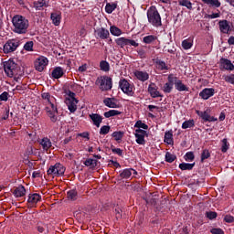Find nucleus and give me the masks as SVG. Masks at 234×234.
<instances>
[{
	"label": "nucleus",
	"mask_w": 234,
	"mask_h": 234,
	"mask_svg": "<svg viewBox=\"0 0 234 234\" xmlns=\"http://www.w3.org/2000/svg\"><path fill=\"white\" fill-rule=\"evenodd\" d=\"M228 149H229V143H228V139L222 140L221 152L228 153Z\"/></svg>",
	"instance_id": "obj_51"
},
{
	"label": "nucleus",
	"mask_w": 234,
	"mask_h": 234,
	"mask_svg": "<svg viewBox=\"0 0 234 234\" xmlns=\"http://www.w3.org/2000/svg\"><path fill=\"white\" fill-rule=\"evenodd\" d=\"M41 96H42V100H47L48 103L49 101H51L50 93H48V92H44V93L41 94Z\"/></svg>",
	"instance_id": "obj_63"
},
{
	"label": "nucleus",
	"mask_w": 234,
	"mask_h": 234,
	"mask_svg": "<svg viewBox=\"0 0 234 234\" xmlns=\"http://www.w3.org/2000/svg\"><path fill=\"white\" fill-rule=\"evenodd\" d=\"M137 54L141 58V59H145V58H147V52L145 51V49H144V48H138Z\"/></svg>",
	"instance_id": "obj_52"
},
{
	"label": "nucleus",
	"mask_w": 234,
	"mask_h": 234,
	"mask_svg": "<svg viewBox=\"0 0 234 234\" xmlns=\"http://www.w3.org/2000/svg\"><path fill=\"white\" fill-rule=\"evenodd\" d=\"M133 175V168H126L120 174V178L122 179H127L131 178V176Z\"/></svg>",
	"instance_id": "obj_38"
},
{
	"label": "nucleus",
	"mask_w": 234,
	"mask_h": 234,
	"mask_svg": "<svg viewBox=\"0 0 234 234\" xmlns=\"http://www.w3.org/2000/svg\"><path fill=\"white\" fill-rule=\"evenodd\" d=\"M220 65L225 69V70H234V65L231 63V60L228 58H220Z\"/></svg>",
	"instance_id": "obj_28"
},
{
	"label": "nucleus",
	"mask_w": 234,
	"mask_h": 234,
	"mask_svg": "<svg viewBox=\"0 0 234 234\" xmlns=\"http://www.w3.org/2000/svg\"><path fill=\"white\" fill-rule=\"evenodd\" d=\"M218 25L219 30L222 34H229L231 27H229V22H228V20H220Z\"/></svg>",
	"instance_id": "obj_25"
},
{
	"label": "nucleus",
	"mask_w": 234,
	"mask_h": 234,
	"mask_svg": "<svg viewBox=\"0 0 234 234\" xmlns=\"http://www.w3.org/2000/svg\"><path fill=\"white\" fill-rule=\"evenodd\" d=\"M50 19L55 27H59L61 24V12L51 13Z\"/></svg>",
	"instance_id": "obj_27"
},
{
	"label": "nucleus",
	"mask_w": 234,
	"mask_h": 234,
	"mask_svg": "<svg viewBox=\"0 0 234 234\" xmlns=\"http://www.w3.org/2000/svg\"><path fill=\"white\" fill-rule=\"evenodd\" d=\"M153 63L155 65L158 70H169V66L165 64V61L160 59L159 58H153Z\"/></svg>",
	"instance_id": "obj_19"
},
{
	"label": "nucleus",
	"mask_w": 234,
	"mask_h": 234,
	"mask_svg": "<svg viewBox=\"0 0 234 234\" xmlns=\"http://www.w3.org/2000/svg\"><path fill=\"white\" fill-rule=\"evenodd\" d=\"M224 220L228 223V224H231L234 222V217L231 215H226L224 218Z\"/></svg>",
	"instance_id": "obj_60"
},
{
	"label": "nucleus",
	"mask_w": 234,
	"mask_h": 234,
	"mask_svg": "<svg viewBox=\"0 0 234 234\" xmlns=\"http://www.w3.org/2000/svg\"><path fill=\"white\" fill-rule=\"evenodd\" d=\"M205 5H208V6H212L214 8H220V1L218 0H202Z\"/></svg>",
	"instance_id": "obj_34"
},
{
	"label": "nucleus",
	"mask_w": 234,
	"mask_h": 234,
	"mask_svg": "<svg viewBox=\"0 0 234 234\" xmlns=\"http://www.w3.org/2000/svg\"><path fill=\"white\" fill-rule=\"evenodd\" d=\"M181 45L184 50H189L193 47V38L189 37L183 40Z\"/></svg>",
	"instance_id": "obj_33"
},
{
	"label": "nucleus",
	"mask_w": 234,
	"mask_h": 234,
	"mask_svg": "<svg viewBox=\"0 0 234 234\" xmlns=\"http://www.w3.org/2000/svg\"><path fill=\"white\" fill-rule=\"evenodd\" d=\"M110 32L112 36H122V29L116 26H112L110 27Z\"/></svg>",
	"instance_id": "obj_43"
},
{
	"label": "nucleus",
	"mask_w": 234,
	"mask_h": 234,
	"mask_svg": "<svg viewBox=\"0 0 234 234\" xmlns=\"http://www.w3.org/2000/svg\"><path fill=\"white\" fill-rule=\"evenodd\" d=\"M112 138H114L115 142H122V138H123V132H113L112 134Z\"/></svg>",
	"instance_id": "obj_45"
},
{
	"label": "nucleus",
	"mask_w": 234,
	"mask_h": 234,
	"mask_svg": "<svg viewBox=\"0 0 234 234\" xmlns=\"http://www.w3.org/2000/svg\"><path fill=\"white\" fill-rule=\"evenodd\" d=\"M119 87L127 96H134V84L130 83L126 79L120 80Z\"/></svg>",
	"instance_id": "obj_5"
},
{
	"label": "nucleus",
	"mask_w": 234,
	"mask_h": 234,
	"mask_svg": "<svg viewBox=\"0 0 234 234\" xmlns=\"http://www.w3.org/2000/svg\"><path fill=\"white\" fill-rule=\"evenodd\" d=\"M24 48L27 52H32V50H34V42L33 41L27 42L24 46Z\"/></svg>",
	"instance_id": "obj_55"
},
{
	"label": "nucleus",
	"mask_w": 234,
	"mask_h": 234,
	"mask_svg": "<svg viewBox=\"0 0 234 234\" xmlns=\"http://www.w3.org/2000/svg\"><path fill=\"white\" fill-rule=\"evenodd\" d=\"M224 80L227 83H230L231 85H234V74L225 76Z\"/></svg>",
	"instance_id": "obj_56"
},
{
	"label": "nucleus",
	"mask_w": 234,
	"mask_h": 234,
	"mask_svg": "<svg viewBox=\"0 0 234 234\" xmlns=\"http://www.w3.org/2000/svg\"><path fill=\"white\" fill-rule=\"evenodd\" d=\"M191 127H195V121L194 120L185 121L182 123V129H191Z\"/></svg>",
	"instance_id": "obj_44"
},
{
	"label": "nucleus",
	"mask_w": 234,
	"mask_h": 234,
	"mask_svg": "<svg viewBox=\"0 0 234 234\" xmlns=\"http://www.w3.org/2000/svg\"><path fill=\"white\" fill-rule=\"evenodd\" d=\"M199 96L202 100H209V98L215 96V89L205 88L199 92Z\"/></svg>",
	"instance_id": "obj_15"
},
{
	"label": "nucleus",
	"mask_w": 234,
	"mask_h": 234,
	"mask_svg": "<svg viewBox=\"0 0 234 234\" xmlns=\"http://www.w3.org/2000/svg\"><path fill=\"white\" fill-rule=\"evenodd\" d=\"M205 216L207 217V218H208V220H215V218L218 217V214H217V212L215 211H207L205 213Z\"/></svg>",
	"instance_id": "obj_50"
},
{
	"label": "nucleus",
	"mask_w": 234,
	"mask_h": 234,
	"mask_svg": "<svg viewBox=\"0 0 234 234\" xmlns=\"http://www.w3.org/2000/svg\"><path fill=\"white\" fill-rule=\"evenodd\" d=\"M211 157V153H209V150L204 149L201 153V164H204V161L207 160V158Z\"/></svg>",
	"instance_id": "obj_42"
},
{
	"label": "nucleus",
	"mask_w": 234,
	"mask_h": 234,
	"mask_svg": "<svg viewBox=\"0 0 234 234\" xmlns=\"http://www.w3.org/2000/svg\"><path fill=\"white\" fill-rule=\"evenodd\" d=\"M0 101H8V92L7 91H4L0 95Z\"/></svg>",
	"instance_id": "obj_61"
},
{
	"label": "nucleus",
	"mask_w": 234,
	"mask_h": 234,
	"mask_svg": "<svg viewBox=\"0 0 234 234\" xmlns=\"http://www.w3.org/2000/svg\"><path fill=\"white\" fill-rule=\"evenodd\" d=\"M95 83L99 85V89L102 91L112 89V79L107 75L99 77Z\"/></svg>",
	"instance_id": "obj_3"
},
{
	"label": "nucleus",
	"mask_w": 234,
	"mask_h": 234,
	"mask_svg": "<svg viewBox=\"0 0 234 234\" xmlns=\"http://www.w3.org/2000/svg\"><path fill=\"white\" fill-rule=\"evenodd\" d=\"M90 119L91 120L93 125H95V127H100V125H101V122H103V117L98 113H91L89 115Z\"/></svg>",
	"instance_id": "obj_22"
},
{
	"label": "nucleus",
	"mask_w": 234,
	"mask_h": 234,
	"mask_svg": "<svg viewBox=\"0 0 234 234\" xmlns=\"http://www.w3.org/2000/svg\"><path fill=\"white\" fill-rule=\"evenodd\" d=\"M119 114H122V112L118 110H110L104 112V116L106 118H112V116H119Z\"/></svg>",
	"instance_id": "obj_40"
},
{
	"label": "nucleus",
	"mask_w": 234,
	"mask_h": 234,
	"mask_svg": "<svg viewBox=\"0 0 234 234\" xmlns=\"http://www.w3.org/2000/svg\"><path fill=\"white\" fill-rule=\"evenodd\" d=\"M68 198H69V200H78V191L69 190L68 192Z\"/></svg>",
	"instance_id": "obj_49"
},
{
	"label": "nucleus",
	"mask_w": 234,
	"mask_h": 234,
	"mask_svg": "<svg viewBox=\"0 0 234 234\" xmlns=\"http://www.w3.org/2000/svg\"><path fill=\"white\" fill-rule=\"evenodd\" d=\"M135 78L139 80V81H147L149 80V73L147 71L135 70L133 72Z\"/></svg>",
	"instance_id": "obj_26"
},
{
	"label": "nucleus",
	"mask_w": 234,
	"mask_h": 234,
	"mask_svg": "<svg viewBox=\"0 0 234 234\" xmlns=\"http://www.w3.org/2000/svg\"><path fill=\"white\" fill-rule=\"evenodd\" d=\"M37 229L38 233H41V234L48 233V231L45 229V226H43V225H37Z\"/></svg>",
	"instance_id": "obj_59"
},
{
	"label": "nucleus",
	"mask_w": 234,
	"mask_h": 234,
	"mask_svg": "<svg viewBox=\"0 0 234 234\" xmlns=\"http://www.w3.org/2000/svg\"><path fill=\"white\" fill-rule=\"evenodd\" d=\"M193 167H195V163H181L179 165V169H181V171H192Z\"/></svg>",
	"instance_id": "obj_35"
},
{
	"label": "nucleus",
	"mask_w": 234,
	"mask_h": 234,
	"mask_svg": "<svg viewBox=\"0 0 234 234\" xmlns=\"http://www.w3.org/2000/svg\"><path fill=\"white\" fill-rule=\"evenodd\" d=\"M148 92L151 98H164V95L158 90V86L154 82H151L148 86Z\"/></svg>",
	"instance_id": "obj_14"
},
{
	"label": "nucleus",
	"mask_w": 234,
	"mask_h": 234,
	"mask_svg": "<svg viewBox=\"0 0 234 234\" xmlns=\"http://www.w3.org/2000/svg\"><path fill=\"white\" fill-rule=\"evenodd\" d=\"M84 165H86L87 167H96V165H98V160L95 159H87L84 162Z\"/></svg>",
	"instance_id": "obj_47"
},
{
	"label": "nucleus",
	"mask_w": 234,
	"mask_h": 234,
	"mask_svg": "<svg viewBox=\"0 0 234 234\" xmlns=\"http://www.w3.org/2000/svg\"><path fill=\"white\" fill-rule=\"evenodd\" d=\"M167 80L168 81L165 82L162 87V90L165 92V94H170V92H172L175 81H176V77H174L173 74H170L168 75Z\"/></svg>",
	"instance_id": "obj_12"
},
{
	"label": "nucleus",
	"mask_w": 234,
	"mask_h": 234,
	"mask_svg": "<svg viewBox=\"0 0 234 234\" xmlns=\"http://www.w3.org/2000/svg\"><path fill=\"white\" fill-rule=\"evenodd\" d=\"M135 142L138 145H145V136H149L147 131L143 129H136L134 133Z\"/></svg>",
	"instance_id": "obj_9"
},
{
	"label": "nucleus",
	"mask_w": 234,
	"mask_h": 234,
	"mask_svg": "<svg viewBox=\"0 0 234 234\" xmlns=\"http://www.w3.org/2000/svg\"><path fill=\"white\" fill-rule=\"evenodd\" d=\"M19 45H21V43L17 39L13 38L7 40L3 47L4 54H12V52H16L19 48Z\"/></svg>",
	"instance_id": "obj_6"
},
{
	"label": "nucleus",
	"mask_w": 234,
	"mask_h": 234,
	"mask_svg": "<svg viewBox=\"0 0 234 234\" xmlns=\"http://www.w3.org/2000/svg\"><path fill=\"white\" fill-rule=\"evenodd\" d=\"M12 23L16 34H27L28 32L29 22L25 16L16 15L12 18Z\"/></svg>",
	"instance_id": "obj_1"
},
{
	"label": "nucleus",
	"mask_w": 234,
	"mask_h": 234,
	"mask_svg": "<svg viewBox=\"0 0 234 234\" xmlns=\"http://www.w3.org/2000/svg\"><path fill=\"white\" fill-rule=\"evenodd\" d=\"M174 85L176 87V90H178V92L189 91V88L186 87V84L182 82V80H178L177 77H176V80H174Z\"/></svg>",
	"instance_id": "obj_20"
},
{
	"label": "nucleus",
	"mask_w": 234,
	"mask_h": 234,
	"mask_svg": "<svg viewBox=\"0 0 234 234\" xmlns=\"http://www.w3.org/2000/svg\"><path fill=\"white\" fill-rule=\"evenodd\" d=\"M95 36L97 39H109V36H111V34L105 27H101L95 30Z\"/></svg>",
	"instance_id": "obj_17"
},
{
	"label": "nucleus",
	"mask_w": 234,
	"mask_h": 234,
	"mask_svg": "<svg viewBox=\"0 0 234 234\" xmlns=\"http://www.w3.org/2000/svg\"><path fill=\"white\" fill-rule=\"evenodd\" d=\"M212 234H224V230L222 229L214 228L210 230Z\"/></svg>",
	"instance_id": "obj_64"
},
{
	"label": "nucleus",
	"mask_w": 234,
	"mask_h": 234,
	"mask_svg": "<svg viewBox=\"0 0 234 234\" xmlns=\"http://www.w3.org/2000/svg\"><path fill=\"white\" fill-rule=\"evenodd\" d=\"M48 175L52 176H63V175H65V166L60 163L50 165L48 169Z\"/></svg>",
	"instance_id": "obj_7"
},
{
	"label": "nucleus",
	"mask_w": 234,
	"mask_h": 234,
	"mask_svg": "<svg viewBox=\"0 0 234 234\" xmlns=\"http://www.w3.org/2000/svg\"><path fill=\"white\" fill-rule=\"evenodd\" d=\"M65 72H63V69L61 67L55 68L51 72L52 78H54V80H59V78H62Z\"/></svg>",
	"instance_id": "obj_30"
},
{
	"label": "nucleus",
	"mask_w": 234,
	"mask_h": 234,
	"mask_svg": "<svg viewBox=\"0 0 234 234\" xmlns=\"http://www.w3.org/2000/svg\"><path fill=\"white\" fill-rule=\"evenodd\" d=\"M158 40V37L154 36V35H149L146 36L143 38V41L146 44V45H151V43H154V41Z\"/></svg>",
	"instance_id": "obj_36"
},
{
	"label": "nucleus",
	"mask_w": 234,
	"mask_h": 234,
	"mask_svg": "<svg viewBox=\"0 0 234 234\" xmlns=\"http://www.w3.org/2000/svg\"><path fill=\"white\" fill-rule=\"evenodd\" d=\"M179 6H185L187 10H193L191 0H178Z\"/></svg>",
	"instance_id": "obj_37"
},
{
	"label": "nucleus",
	"mask_w": 234,
	"mask_h": 234,
	"mask_svg": "<svg viewBox=\"0 0 234 234\" xmlns=\"http://www.w3.org/2000/svg\"><path fill=\"white\" fill-rule=\"evenodd\" d=\"M100 69L103 72H109V70H111V65H109V62H107L106 60H101L100 62Z\"/></svg>",
	"instance_id": "obj_41"
},
{
	"label": "nucleus",
	"mask_w": 234,
	"mask_h": 234,
	"mask_svg": "<svg viewBox=\"0 0 234 234\" xmlns=\"http://www.w3.org/2000/svg\"><path fill=\"white\" fill-rule=\"evenodd\" d=\"M34 6L36 10H41L43 6L46 8L48 7V1L47 0H38L37 2H34Z\"/></svg>",
	"instance_id": "obj_31"
},
{
	"label": "nucleus",
	"mask_w": 234,
	"mask_h": 234,
	"mask_svg": "<svg viewBox=\"0 0 234 234\" xmlns=\"http://www.w3.org/2000/svg\"><path fill=\"white\" fill-rule=\"evenodd\" d=\"M165 144H167L168 145H173V144L175 143L173 141V132L168 131L165 133V140H164Z\"/></svg>",
	"instance_id": "obj_32"
},
{
	"label": "nucleus",
	"mask_w": 234,
	"mask_h": 234,
	"mask_svg": "<svg viewBox=\"0 0 234 234\" xmlns=\"http://www.w3.org/2000/svg\"><path fill=\"white\" fill-rule=\"evenodd\" d=\"M48 104L50 108L46 107L48 116L53 123H56L58 122V116H56V114H58V107L52 103V101H50Z\"/></svg>",
	"instance_id": "obj_11"
},
{
	"label": "nucleus",
	"mask_w": 234,
	"mask_h": 234,
	"mask_svg": "<svg viewBox=\"0 0 234 234\" xmlns=\"http://www.w3.org/2000/svg\"><path fill=\"white\" fill-rule=\"evenodd\" d=\"M176 160V155L166 152L165 154V162H168V164H173Z\"/></svg>",
	"instance_id": "obj_46"
},
{
	"label": "nucleus",
	"mask_w": 234,
	"mask_h": 234,
	"mask_svg": "<svg viewBox=\"0 0 234 234\" xmlns=\"http://www.w3.org/2000/svg\"><path fill=\"white\" fill-rule=\"evenodd\" d=\"M37 142L39 145H41L43 151H45L46 153L48 152V149H50V147H52V142L50 141V139H48V137H44Z\"/></svg>",
	"instance_id": "obj_21"
},
{
	"label": "nucleus",
	"mask_w": 234,
	"mask_h": 234,
	"mask_svg": "<svg viewBox=\"0 0 234 234\" xmlns=\"http://www.w3.org/2000/svg\"><path fill=\"white\" fill-rule=\"evenodd\" d=\"M122 208L120 207H116L115 208V218H117V220H119V218H122Z\"/></svg>",
	"instance_id": "obj_62"
},
{
	"label": "nucleus",
	"mask_w": 234,
	"mask_h": 234,
	"mask_svg": "<svg viewBox=\"0 0 234 234\" xmlns=\"http://www.w3.org/2000/svg\"><path fill=\"white\" fill-rule=\"evenodd\" d=\"M48 104L50 108L46 107L48 116L53 123H56L58 122V116H56V114H58V107L52 103V101H50Z\"/></svg>",
	"instance_id": "obj_10"
},
{
	"label": "nucleus",
	"mask_w": 234,
	"mask_h": 234,
	"mask_svg": "<svg viewBox=\"0 0 234 234\" xmlns=\"http://www.w3.org/2000/svg\"><path fill=\"white\" fill-rule=\"evenodd\" d=\"M47 65H48V58L47 57H39L35 61V69L37 72H43Z\"/></svg>",
	"instance_id": "obj_13"
},
{
	"label": "nucleus",
	"mask_w": 234,
	"mask_h": 234,
	"mask_svg": "<svg viewBox=\"0 0 234 234\" xmlns=\"http://www.w3.org/2000/svg\"><path fill=\"white\" fill-rule=\"evenodd\" d=\"M206 19H217L218 17H220V11L218 13H213L211 15H206L205 16Z\"/></svg>",
	"instance_id": "obj_58"
},
{
	"label": "nucleus",
	"mask_w": 234,
	"mask_h": 234,
	"mask_svg": "<svg viewBox=\"0 0 234 234\" xmlns=\"http://www.w3.org/2000/svg\"><path fill=\"white\" fill-rule=\"evenodd\" d=\"M109 131H111V126L104 125L100 130V134H109Z\"/></svg>",
	"instance_id": "obj_57"
},
{
	"label": "nucleus",
	"mask_w": 234,
	"mask_h": 234,
	"mask_svg": "<svg viewBox=\"0 0 234 234\" xmlns=\"http://www.w3.org/2000/svg\"><path fill=\"white\" fill-rule=\"evenodd\" d=\"M4 70L8 78H14L17 74V64L12 59L5 61Z\"/></svg>",
	"instance_id": "obj_4"
},
{
	"label": "nucleus",
	"mask_w": 234,
	"mask_h": 234,
	"mask_svg": "<svg viewBox=\"0 0 234 234\" xmlns=\"http://www.w3.org/2000/svg\"><path fill=\"white\" fill-rule=\"evenodd\" d=\"M78 101L77 99H66L65 103L68 106L69 112H76L78 110Z\"/></svg>",
	"instance_id": "obj_18"
},
{
	"label": "nucleus",
	"mask_w": 234,
	"mask_h": 234,
	"mask_svg": "<svg viewBox=\"0 0 234 234\" xmlns=\"http://www.w3.org/2000/svg\"><path fill=\"white\" fill-rule=\"evenodd\" d=\"M117 6H118V5H116L115 3H113V4H111V3L106 4V6H105L106 14H112V12H114L116 10Z\"/></svg>",
	"instance_id": "obj_39"
},
{
	"label": "nucleus",
	"mask_w": 234,
	"mask_h": 234,
	"mask_svg": "<svg viewBox=\"0 0 234 234\" xmlns=\"http://www.w3.org/2000/svg\"><path fill=\"white\" fill-rule=\"evenodd\" d=\"M27 202L30 206V207H36L37 202H41V195L35 193V194H29Z\"/></svg>",
	"instance_id": "obj_16"
},
{
	"label": "nucleus",
	"mask_w": 234,
	"mask_h": 234,
	"mask_svg": "<svg viewBox=\"0 0 234 234\" xmlns=\"http://www.w3.org/2000/svg\"><path fill=\"white\" fill-rule=\"evenodd\" d=\"M185 160L186 162H193L195 160V154L193 152H187L185 154Z\"/></svg>",
	"instance_id": "obj_53"
},
{
	"label": "nucleus",
	"mask_w": 234,
	"mask_h": 234,
	"mask_svg": "<svg viewBox=\"0 0 234 234\" xmlns=\"http://www.w3.org/2000/svg\"><path fill=\"white\" fill-rule=\"evenodd\" d=\"M196 112L204 122H217V119L215 117H211L207 112L196 111Z\"/></svg>",
	"instance_id": "obj_24"
},
{
	"label": "nucleus",
	"mask_w": 234,
	"mask_h": 234,
	"mask_svg": "<svg viewBox=\"0 0 234 234\" xmlns=\"http://www.w3.org/2000/svg\"><path fill=\"white\" fill-rule=\"evenodd\" d=\"M115 43L117 45V47H120V48H125V47L130 46V47H139L140 44H138L137 42H135L133 39H129L127 37H119L117 39H115Z\"/></svg>",
	"instance_id": "obj_8"
},
{
	"label": "nucleus",
	"mask_w": 234,
	"mask_h": 234,
	"mask_svg": "<svg viewBox=\"0 0 234 234\" xmlns=\"http://www.w3.org/2000/svg\"><path fill=\"white\" fill-rule=\"evenodd\" d=\"M112 153H113V154H118V156H123V150H122L121 148H116L114 146L111 147Z\"/></svg>",
	"instance_id": "obj_54"
},
{
	"label": "nucleus",
	"mask_w": 234,
	"mask_h": 234,
	"mask_svg": "<svg viewBox=\"0 0 234 234\" xmlns=\"http://www.w3.org/2000/svg\"><path fill=\"white\" fill-rule=\"evenodd\" d=\"M135 129H144V131H147L149 129V125L144 123L142 121H137L134 124Z\"/></svg>",
	"instance_id": "obj_48"
},
{
	"label": "nucleus",
	"mask_w": 234,
	"mask_h": 234,
	"mask_svg": "<svg viewBox=\"0 0 234 234\" xmlns=\"http://www.w3.org/2000/svg\"><path fill=\"white\" fill-rule=\"evenodd\" d=\"M13 195L16 198H21V197H25V195H27V189L20 185L13 190Z\"/></svg>",
	"instance_id": "obj_23"
},
{
	"label": "nucleus",
	"mask_w": 234,
	"mask_h": 234,
	"mask_svg": "<svg viewBox=\"0 0 234 234\" xmlns=\"http://www.w3.org/2000/svg\"><path fill=\"white\" fill-rule=\"evenodd\" d=\"M103 103L106 107L110 109H118V103H116L115 98H106L103 100Z\"/></svg>",
	"instance_id": "obj_29"
},
{
	"label": "nucleus",
	"mask_w": 234,
	"mask_h": 234,
	"mask_svg": "<svg viewBox=\"0 0 234 234\" xmlns=\"http://www.w3.org/2000/svg\"><path fill=\"white\" fill-rule=\"evenodd\" d=\"M147 17L152 27H155L156 28L162 27V16H160V13H158V9L155 6H151L147 10Z\"/></svg>",
	"instance_id": "obj_2"
}]
</instances>
